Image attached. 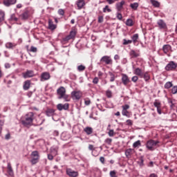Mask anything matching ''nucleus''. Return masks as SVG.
Listing matches in <instances>:
<instances>
[{
    "label": "nucleus",
    "instance_id": "nucleus-1",
    "mask_svg": "<svg viewBox=\"0 0 177 177\" xmlns=\"http://www.w3.org/2000/svg\"><path fill=\"white\" fill-rule=\"evenodd\" d=\"M32 121H34V113L29 112L25 115V119L21 121V124L24 127H28L32 124Z\"/></svg>",
    "mask_w": 177,
    "mask_h": 177
},
{
    "label": "nucleus",
    "instance_id": "nucleus-2",
    "mask_svg": "<svg viewBox=\"0 0 177 177\" xmlns=\"http://www.w3.org/2000/svg\"><path fill=\"white\" fill-rule=\"evenodd\" d=\"M30 156L32 158L30 162L32 165H35L39 161V153H38V151H34L31 153Z\"/></svg>",
    "mask_w": 177,
    "mask_h": 177
},
{
    "label": "nucleus",
    "instance_id": "nucleus-3",
    "mask_svg": "<svg viewBox=\"0 0 177 177\" xmlns=\"http://www.w3.org/2000/svg\"><path fill=\"white\" fill-rule=\"evenodd\" d=\"M158 143H159L158 141L150 140L147 142L146 146H147V148L148 149V150L153 151V150H156V146H157V145H158Z\"/></svg>",
    "mask_w": 177,
    "mask_h": 177
},
{
    "label": "nucleus",
    "instance_id": "nucleus-4",
    "mask_svg": "<svg viewBox=\"0 0 177 177\" xmlns=\"http://www.w3.org/2000/svg\"><path fill=\"white\" fill-rule=\"evenodd\" d=\"M75 35H77V32L73 30L70 32L69 35L62 39L64 42H68L70 39H74L75 38Z\"/></svg>",
    "mask_w": 177,
    "mask_h": 177
},
{
    "label": "nucleus",
    "instance_id": "nucleus-5",
    "mask_svg": "<svg viewBox=\"0 0 177 177\" xmlns=\"http://www.w3.org/2000/svg\"><path fill=\"white\" fill-rule=\"evenodd\" d=\"M177 64L174 61H171L168 63V64L165 66L166 71H174L176 70Z\"/></svg>",
    "mask_w": 177,
    "mask_h": 177
},
{
    "label": "nucleus",
    "instance_id": "nucleus-6",
    "mask_svg": "<svg viewBox=\"0 0 177 177\" xmlns=\"http://www.w3.org/2000/svg\"><path fill=\"white\" fill-rule=\"evenodd\" d=\"M100 62L101 63H105V64H113V59H111V57L109 55H104L103 56Z\"/></svg>",
    "mask_w": 177,
    "mask_h": 177
},
{
    "label": "nucleus",
    "instance_id": "nucleus-7",
    "mask_svg": "<svg viewBox=\"0 0 177 177\" xmlns=\"http://www.w3.org/2000/svg\"><path fill=\"white\" fill-rule=\"evenodd\" d=\"M71 97L73 100H80L82 97V93L81 91H72Z\"/></svg>",
    "mask_w": 177,
    "mask_h": 177
},
{
    "label": "nucleus",
    "instance_id": "nucleus-8",
    "mask_svg": "<svg viewBox=\"0 0 177 177\" xmlns=\"http://www.w3.org/2000/svg\"><path fill=\"white\" fill-rule=\"evenodd\" d=\"M57 93L58 95V99H63V96L66 95V88L64 86L59 87L57 90Z\"/></svg>",
    "mask_w": 177,
    "mask_h": 177
},
{
    "label": "nucleus",
    "instance_id": "nucleus-9",
    "mask_svg": "<svg viewBox=\"0 0 177 177\" xmlns=\"http://www.w3.org/2000/svg\"><path fill=\"white\" fill-rule=\"evenodd\" d=\"M66 171V175L69 177H77L79 175L78 171H75L71 168H67Z\"/></svg>",
    "mask_w": 177,
    "mask_h": 177
},
{
    "label": "nucleus",
    "instance_id": "nucleus-10",
    "mask_svg": "<svg viewBox=\"0 0 177 177\" xmlns=\"http://www.w3.org/2000/svg\"><path fill=\"white\" fill-rule=\"evenodd\" d=\"M57 109L59 111H62L63 110H68L70 109V104L68 103L63 104H58L57 105Z\"/></svg>",
    "mask_w": 177,
    "mask_h": 177
},
{
    "label": "nucleus",
    "instance_id": "nucleus-11",
    "mask_svg": "<svg viewBox=\"0 0 177 177\" xmlns=\"http://www.w3.org/2000/svg\"><path fill=\"white\" fill-rule=\"evenodd\" d=\"M40 78V81L41 82L48 81V80L50 79V74L48 72H44L41 73Z\"/></svg>",
    "mask_w": 177,
    "mask_h": 177
},
{
    "label": "nucleus",
    "instance_id": "nucleus-12",
    "mask_svg": "<svg viewBox=\"0 0 177 177\" xmlns=\"http://www.w3.org/2000/svg\"><path fill=\"white\" fill-rule=\"evenodd\" d=\"M153 106L156 107L158 114H161V102L158 100H156L153 102Z\"/></svg>",
    "mask_w": 177,
    "mask_h": 177
},
{
    "label": "nucleus",
    "instance_id": "nucleus-13",
    "mask_svg": "<svg viewBox=\"0 0 177 177\" xmlns=\"http://www.w3.org/2000/svg\"><path fill=\"white\" fill-rule=\"evenodd\" d=\"M35 75L34 74V71H27L23 73L24 78H31Z\"/></svg>",
    "mask_w": 177,
    "mask_h": 177
},
{
    "label": "nucleus",
    "instance_id": "nucleus-14",
    "mask_svg": "<svg viewBox=\"0 0 177 177\" xmlns=\"http://www.w3.org/2000/svg\"><path fill=\"white\" fill-rule=\"evenodd\" d=\"M157 24L160 30H165L167 28V24L162 19L158 20Z\"/></svg>",
    "mask_w": 177,
    "mask_h": 177
},
{
    "label": "nucleus",
    "instance_id": "nucleus-15",
    "mask_svg": "<svg viewBox=\"0 0 177 177\" xmlns=\"http://www.w3.org/2000/svg\"><path fill=\"white\" fill-rule=\"evenodd\" d=\"M55 111L56 110L53 109L48 108L45 111L46 115H47V117H53V115H55Z\"/></svg>",
    "mask_w": 177,
    "mask_h": 177
},
{
    "label": "nucleus",
    "instance_id": "nucleus-16",
    "mask_svg": "<svg viewBox=\"0 0 177 177\" xmlns=\"http://www.w3.org/2000/svg\"><path fill=\"white\" fill-rule=\"evenodd\" d=\"M122 82L123 84L128 85V84H129L130 82L128 75H127L126 74H122Z\"/></svg>",
    "mask_w": 177,
    "mask_h": 177
},
{
    "label": "nucleus",
    "instance_id": "nucleus-17",
    "mask_svg": "<svg viewBox=\"0 0 177 177\" xmlns=\"http://www.w3.org/2000/svg\"><path fill=\"white\" fill-rule=\"evenodd\" d=\"M17 2V0H4L3 3L5 6L9 7L11 5H15Z\"/></svg>",
    "mask_w": 177,
    "mask_h": 177
},
{
    "label": "nucleus",
    "instance_id": "nucleus-18",
    "mask_svg": "<svg viewBox=\"0 0 177 177\" xmlns=\"http://www.w3.org/2000/svg\"><path fill=\"white\" fill-rule=\"evenodd\" d=\"M171 49H172V47L169 44H165L162 46V51L165 55H167V53H168Z\"/></svg>",
    "mask_w": 177,
    "mask_h": 177
},
{
    "label": "nucleus",
    "instance_id": "nucleus-19",
    "mask_svg": "<svg viewBox=\"0 0 177 177\" xmlns=\"http://www.w3.org/2000/svg\"><path fill=\"white\" fill-rule=\"evenodd\" d=\"M57 26L53 24V21L51 19H48V28L53 31V30H56Z\"/></svg>",
    "mask_w": 177,
    "mask_h": 177
},
{
    "label": "nucleus",
    "instance_id": "nucleus-20",
    "mask_svg": "<svg viewBox=\"0 0 177 177\" xmlns=\"http://www.w3.org/2000/svg\"><path fill=\"white\" fill-rule=\"evenodd\" d=\"M125 5V1L122 0V1L116 3V9L118 12L122 10V8Z\"/></svg>",
    "mask_w": 177,
    "mask_h": 177
},
{
    "label": "nucleus",
    "instance_id": "nucleus-21",
    "mask_svg": "<svg viewBox=\"0 0 177 177\" xmlns=\"http://www.w3.org/2000/svg\"><path fill=\"white\" fill-rule=\"evenodd\" d=\"M30 86H31V81L30 80L25 81L23 86L24 90L28 91V89H30Z\"/></svg>",
    "mask_w": 177,
    "mask_h": 177
},
{
    "label": "nucleus",
    "instance_id": "nucleus-22",
    "mask_svg": "<svg viewBox=\"0 0 177 177\" xmlns=\"http://www.w3.org/2000/svg\"><path fill=\"white\" fill-rule=\"evenodd\" d=\"M77 6L79 10L82 9L85 6V0H77Z\"/></svg>",
    "mask_w": 177,
    "mask_h": 177
},
{
    "label": "nucleus",
    "instance_id": "nucleus-23",
    "mask_svg": "<svg viewBox=\"0 0 177 177\" xmlns=\"http://www.w3.org/2000/svg\"><path fill=\"white\" fill-rule=\"evenodd\" d=\"M133 151H135L134 149H128L125 151V156L127 158H131V156L133 154Z\"/></svg>",
    "mask_w": 177,
    "mask_h": 177
},
{
    "label": "nucleus",
    "instance_id": "nucleus-24",
    "mask_svg": "<svg viewBox=\"0 0 177 177\" xmlns=\"http://www.w3.org/2000/svg\"><path fill=\"white\" fill-rule=\"evenodd\" d=\"M134 74L138 77H140L141 78H143V73L142 72V69L139 68H136L134 70Z\"/></svg>",
    "mask_w": 177,
    "mask_h": 177
},
{
    "label": "nucleus",
    "instance_id": "nucleus-25",
    "mask_svg": "<svg viewBox=\"0 0 177 177\" xmlns=\"http://www.w3.org/2000/svg\"><path fill=\"white\" fill-rule=\"evenodd\" d=\"M7 169L8 174L10 175V176H13L15 173L13 172V169L12 168V165H10V163H8Z\"/></svg>",
    "mask_w": 177,
    "mask_h": 177
},
{
    "label": "nucleus",
    "instance_id": "nucleus-26",
    "mask_svg": "<svg viewBox=\"0 0 177 177\" xmlns=\"http://www.w3.org/2000/svg\"><path fill=\"white\" fill-rule=\"evenodd\" d=\"M129 55L131 56V59H135L136 57H139V53H136L134 50H131L129 52Z\"/></svg>",
    "mask_w": 177,
    "mask_h": 177
},
{
    "label": "nucleus",
    "instance_id": "nucleus-27",
    "mask_svg": "<svg viewBox=\"0 0 177 177\" xmlns=\"http://www.w3.org/2000/svg\"><path fill=\"white\" fill-rule=\"evenodd\" d=\"M84 132H86V135H91L93 133V129L92 127H86L84 129Z\"/></svg>",
    "mask_w": 177,
    "mask_h": 177
},
{
    "label": "nucleus",
    "instance_id": "nucleus-28",
    "mask_svg": "<svg viewBox=\"0 0 177 177\" xmlns=\"http://www.w3.org/2000/svg\"><path fill=\"white\" fill-rule=\"evenodd\" d=\"M28 11H26L20 15V18L21 20H27V19H28Z\"/></svg>",
    "mask_w": 177,
    "mask_h": 177
},
{
    "label": "nucleus",
    "instance_id": "nucleus-29",
    "mask_svg": "<svg viewBox=\"0 0 177 177\" xmlns=\"http://www.w3.org/2000/svg\"><path fill=\"white\" fill-rule=\"evenodd\" d=\"M131 41L132 42H133V44L138 42V39H139V34L136 33L134 34L132 37H131Z\"/></svg>",
    "mask_w": 177,
    "mask_h": 177
},
{
    "label": "nucleus",
    "instance_id": "nucleus-30",
    "mask_svg": "<svg viewBox=\"0 0 177 177\" xmlns=\"http://www.w3.org/2000/svg\"><path fill=\"white\" fill-rule=\"evenodd\" d=\"M5 20V11L0 10V23Z\"/></svg>",
    "mask_w": 177,
    "mask_h": 177
},
{
    "label": "nucleus",
    "instance_id": "nucleus-31",
    "mask_svg": "<svg viewBox=\"0 0 177 177\" xmlns=\"http://www.w3.org/2000/svg\"><path fill=\"white\" fill-rule=\"evenodd\" d=\"M130 8H131V9H133V10H137L138 8H139V3H131Z\"/></svg>",
    "mask_w": 177,
    "mask_h": 177
},
{
    "label": "nucleus",
    "instance_id": "nucleus-32",
    "mask_svg": "<svg viewBox=\"0 0 177 177\" xmlns=\"http://www.w3.org/2000/svg\"><path fill=\"white\" fill-rule=\"evenodd\" d=\"M142 77L144 78L145 81L147 82V81L150 80V75L149 74V73L145 72L144 74H142Z\"/></svg>",
    "mask_w": 177,
    "mask_h": 177
},
{
    "label": "nucleus",
    "instance_id": "nucleus-33",
    "mask_svg": "<svg viewBox=\"0 0 177 177\" xmlns=\"http://www.w3.org/2000/svg\"><path fill=\"white\" fill-rule=\"evenodd\" d=\"M151 3L154 6L155 8H160V3L158 1L156 0H150Z\"/></svg>",
    "mask_w": 177,
    "mask_h": 177
},
{
    "label": "nucleus",
    "instance_id": "nucleus-34",
    "mask_svg": "<svg viewBox=\"0 0 177 177\" xmlns=\"http://www.w3.org/2000/svg\"><path fill=\"white\" fill-rule=\"evenodd\" d=\"M126 26H128L129 27H132V26H133V21L131 19H127Z\"/></svg>",
    "mask_w": 177,
    "mask_h": 177
},
{
    "label": "nucleus",
    "instance_id": "nucleus-35",
    "mask_svg": "<svg viewBox=\"0 0 177 177\" xmlns=\"http://www.w3.org/2000/svg\"><path fill=\"white\" fill-rule=\"evenodd\" d=\"M15 45L11 42H8L6 44V48L8 49H13L15 48Z\"/></svg>",
    "mask_w": 177,
    "mask_h": 177
},
{
    "label": "nucleus",
    "instance_id": "nucleus-36",
    "mask_svg": "<svg viewBox=\"0 0 177 177\" xmlns=\"http://www.w3.org/2000/svg\"><path fill=\"white\" fill-rule=\"evenodd\" d=\"M106 96L109 99L113 97V92H111V91H110V90H107V91H106Z\"/></svg>",
    "mask_w": 177,
    "mask_h": 177
},
{
    "label": "nucleus",
    "instance_id": "nucleus-37",
    "mask_svg": "<svg viewBox=\"0 0 177 177\" xmlns=\"http://www.w3.org/2000/svg\"><path fill=\"white\" fill-rule=\"evenodd\" d=\"M172 82H167L165 84V89H169V88H172Z\"/></svg>",
    "mask_w": 177,
    "mask_h": 177
},
{
    "label": "nucleus",
    "instance_id": "nucleus-38",
    "mask_svg": "<svg viewBox=\"0 0 177 177\" xmlns=\"http://www.w3.org/2000/svg\"><path fill=\"white\" fill-rule=\"evenodd\" d=\"M109 75L111 77L110 82H114V81H115V75H114L112 72H109Z\"/></svg>",
    "mask_w": 177,
    "mask_h": 177
},
{
    "label": "nucleus",
    "instance_id": "nucleus-39",
    "mask_svg": "<svg viewBox=\"0 0 177 177\" xmlns=\"http://www.w3.org/2000/svg\"><path fill=\"white\" fill-rule=\"evenodd\" d=\"M85 68H86V67L82 64L77 66V71L80 72L85 71Z\"/></svg>",
    "mask_w": 177,
    "mask_h": 177
},
{
    "label": "nucleus",
    "instance_id": "nucleus-40",
    "mask_svg": "<svg viewBox=\"0 0 177 177\" xmlns=\"http://www.w3.org/2000/svg\"><path fill=\"white\" fill-rule=\"evenodd\" d=\"M141 145L142 144L140 143V140H138L133 144V147L134 148L139 147V146H141Z\"/></svg>",
    "mask_w": 177,
    "mask_h": 177
},
{
    "label": "nucleus",
    "instance_id": "nucleus-41",
    "mask_svg": "<svg viewBox=\"0 0 177 177\" xmlns=\"http://www.w3.org/2000/svg\"><path fill=\"white\" fill-rule=\"evenodd\" d=\"M109 175H110L111 177H118L117 176V171H115V170L111 171L110 173H109Z\"/></svg>",
    "mask_w": 177,
    "mask_h": 177
},
{
    "label": "nucleus",
    "instance_id": "nucleus-42",
    "mask_svg": "<svg viewBox=\"0 0 177 177\" xmlns=\"http://www.w3.org/2000/svg\"><path fill=\"white\" fill-rule=\"evenodd\" d=\"M62 99H64V102H70V96H68V95L65 94L62 97Z\"/></svg>",
    "mask_w": 177,
    "mask_h": 177
},
{
    "label": "nucleus",
    "instance_id": "nucleus-43",
    "mask_svg": "<svg viewBox=\"0 0 177 177\" xmlns=\"http://www.w3.org/2000/svg\"><path fill=\"white\" fill-rule=\"evenodd\" d=\"M171 93H173V95H176V93H177V86H174L172 87Z\"/></svg>",
    "mask_w": 177,
    "mask_h": 177
},
{
    "label": "nucleus",
    "instance_id": "nucleus-44",
    "mask_svg": "<svg viewBox=\"0 0 177 177\" xmlns=\"http://www.w3.org/2000/svg\"><path fill=\"white\" fill-rule=\"evenodd\" d=\"M132 40H127V39H123V45H129V44H131Z\"/></svg>",
    "mask_w": 177,
    "mask_h": 177
},
{
    "label": "nucleus",
    "instance_id": "nucleus-45",
    "mask_svg": "<svg viewBox=\"0 0 177 177\" xmlns=\"http://www.w3.org/2000/svg\"><path fill=\"white\" fill-rule=\"evenodd\" d=\"M103 12H104V13H106V12H111V9L109 8V6H106L103 8Z\"/></svg>",
    "mask_w": 177,
    "mask_h": 177
},
{
    "label": "nucleus",
    "instance_id": "nucleus-46",
    "mask_svg": "<svg viewBox=\"0 0 177 177\" xmlns=\"http://www.w3.org/2000/svg\"><path fill=\"white\" fill-rule=\"evenodd\" d=\"M105 143H106V145H109V146L111 145V142H113V139L111 138H106L104 140Z\"/></svg>",
    "mask_w": 177,
    "mask_h": 177
},
{
    "label": "nucleus",
    "instance_id": "nucleus-47",
    "mask_svg": "<svg viewBox=\"0 0 177 177\" xmlns=\"http://www.w3.org/2000/svg\"><path fill=\"white\" fill-rule=\"evenodd\" d=\"M5 124V121L1 120H0V133H2V127Z\"/></svg>",
    "mask_w": 177,
    "mask_h": 177
},
{
    "label": "nucleus",
    "instance_id": "nucleus-48",
    "mask_svg": "<svg viewBox=\"0 0 177 177\" xmlns=\"http://www.w3.org/2000/svg\"><path fill=\"white\" fill-rule=\"evenodd\" d=\"M122 115H125L126 117H128V114H129V112L127 111V110L122 109Z\"/></svg>",
    "mask_w": 177,
    "mask_h": 177
},
{
    "label": "nucleus",
    "instance_id": "nucleus-49",
    "mask_svg": "<svg viewBox=\"0 0 177 177\" xmlns=\"http://www.w3.org/2000/svg\"><path fill=\"white\" fill-rule=\"evenodd\" d=\"M58 14L59 15V16H64V10L59 9Z\"/></svg>",
    "mask_w": 177,
    "mask_h": 177
},
{
    "label": "nucleus",
    "instance_id": "nucleus-50",
    "mask_svg": "<svg viewBox=\"0 0 177 177\" xmlns=\"http://www.w3.org/2000/svg\"><path fill=\"white\" fill-rule=\"evenodd\" d=\"M109 136L113 137L114 136V130L110 129L109 131L108 132Z\"/></svg>",
    "mask_w": 177,
    "mask_h": 177
},
{
    "label": "nucleus",
    "instance_id": "nucleus-51",
    "mask_svg": "<svg viewBox=\"0 0 177 177\" xmlns=\"http://www.w3.org/2000/svg\"><path fill=\"white\" fill-rule=\"evenodd\" d=\"M10 19L12 20L13 21H17V20H18L17 17H16L15 14L11 15Z\"/></svg>",
    "mask_w": 177,
    "mask_h": 177
},
{
    "label": "nucleus",
    "instance_id": "nucleus-52",
    "mask_svg": "<svg viewBox=\"0 0 177 177\" xmlns=\"http://www.w3.org/2000/svg\"><path fill=\"white\" fill-rule=\"evenodd\" d=\"M116 17L118 20H122V15L120 12L117 13Z\"/></svg>",
    "mask_w": 177,
    "mask_h": 177
},
{
    "label": "nucleus",
    "instance_id": "nucleus-53",
    "mask_svg": "<svg viewBox=\"0 0 177 177\" xmlns=\"http://www.w3.org/2000/svg\"><path fill=\"white\" fill-rule=\"evenodd\" d=\"M144 160H143V156H140V167H143V165H144V164H143V162H144Z\"/></svg>",
    "mask_w": 177,
    "mask_h": 177
},
{
    "label": "nucleus",
    "instance_id": "nucleus-54",
    "mask_svg": "<svg viewBox=\"0 0 177 177\" xmlns=\"http://www.w3.org/2000/svg\"><path fill=\"white\" fill-rule=\"evenodd\" d=\"M37 47H34L32 46L30 47V52L35 53L37 52Z\"/></svg>",
    "mask_w": 177,
    "mask_h": 177
},
{
    "label": "nucleus",
    "instance_id": "nucleus-55",
    "mask_svg": "<svg viewBox=\"0 0 177 177\" xmlns=\"http://www.w3.org/2000/svg\"><path fill=\"white\" fill-rule=\"evenodd\" d=\"M138 80H139V77H138V76H133L131 78V81H133V82H137Z\"/></svg>",
    "mask_w": 177,
    "mask_h": 177
},
{
    "label": "nucleus",
    "instance_id": "nucleus-56",
    "mask_svg": "<svg viewBox=\"0 0 177 177\" xmlns=\"http://www.w3.org/2000/svg\"><path fill=\"white\" fill-rule=\"evenodd\" d=\"M99 82V78L95 77L93 80V84H98Z\"/></svg>",
    "mask_w": 177,
    "mask_h": 177
},
{
    "label": "nucleus",
    "instance_id": "nucleus-57",
    "mask_svg": "<svg viewBox=\"0 0 177 177\" xmlns=\"http://www.w3.org/2000/svg\"><path fill=\"white\" fill-rule=\"evenodd\" d=\"M122 108V110H128L129 109V104L123 105Z\"/></svg>",
    "mask_w": 177,
    "mask_h": 177
},
{
    "label": "nucleus",
    "instance_id": "nucleus-58",
    "mask_svg": "<svg viewBox=\"0 0 177 177\" xmlns=\"http://www.w3.org/2000/svg\"><path fill=\"white\" fill-rule=\"evenodd\" d=\"M103 20H104L103 16L98 17V23H103Z\"/></svg>",
    "mask_w": 177,
    "mask_h": 177
},
{
    "label": "nucleus",
    "instance_id": "nucleus-59",
    "mask_svg": "<svg viewBox=\"0 0 177 177\" xmlns=\"http://www.w3.org/2000/svg\"><path fill=\"white\" fill-rule=\"evenodd\" d=\"M84 104L86 106H89V104H91V100H85Z\"/></svg>",
    "mask_w": 177,
    "mask_h": 177
},
{
    "label": "nucleus",
    "instance_id": "nucleus-60",
    "mask_svg": "<svg viewBox=\"0 0 177 177\" xmlns=\"http://www.w3.org/2000/svg\"><path fill=\"white\" fill-rule=\"evenodd\" d=\"M5 139L6 140H9V139H10V133H8L6 136H5Z\"/></svg>",
    "mask_w": 177,
    "mask_h": 177
},
{
    "label": "nucleus",
    "instance_id": "nucleus-61",
    "mask_svg": "<svg viewBox=\"0 0 177 177\" xmlns=\"http://www.w3.org/2000/svg\"><path fill=\"white\" fill-rule=\"evenodd\" d=\"M115 1H118V0H106V2H108L109 5H111L112 3H114Z\"/></svg>",
    "mask_w": 177,
    "mask_h": 177
},
{
    "label": "nucleus",
    "instance_id": "nucleus-62",
    "mask_svg": "<svg viewBox=\"0 0 177 177\" xmlns=\"http://www.w3.org/2000/svg\"><path fill=\"white\" fill-rule=\"evenodd\" d=\"M88 149H90L91 151H93V150H95V147H93L92 145H89Z\"/></svg>",
    "mask_w": 177,
    "mask_h": 177
},
{
    "label": "nucleus",
    "instance_id": "nucleus-63",
    "mask_svg": "<svg viewBox=\"0 0 177 177\" xmlns=\"http://www.w3.org/2000/svg\"><path fill=\"white\" fill-rule=\"evenodd\" d=\"M100 162H102V164H104V157L101 156L100 158Z\"/></svg>",
    "mask_w": 177,
    "mask_h": 177
},
{
    "label": "nucleus",
    "instance_id": "nucleus-64",
    "mask_svg": "<svg viewBox=\"0 0 177 177\" xmlns=\"http://www.w3.org/2000/svg\"><path fill=\"white\" fill-rule=\"evenodd\" d=\"M48 160L52 161V160H53V156L52 154H48Z\"/></svg>",
    "mask_w": 177,
    "mask_h": 177
}]
</instances>
